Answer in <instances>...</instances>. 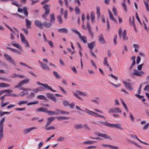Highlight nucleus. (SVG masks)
Here are the masks:
<instances>
[{"label": "nucleus", "mask_w": 149, "mask_h": 149, "mask_svg": "<svg viewBox=\"0 0 149 149\" xmlns=\"http://www.w3.org/2000/svg\"><path fill=\"white\" fill-rule=\"evenodd\" d=\"M134 138H135L136 139H137L138 141H139L140 142H141L144 145H149V144L146 143V142H144L143 141L141 140L137 136H136V135L134 136V137H133Z\"/></svg>", "instance_id": "473e14b6"}, {"label": "nucleus", "mask_w": 149, "mask_h": 149, "mask_svg": "<svg viewBox=\"0 0 149 149\" xmlns=\"http://www.w3.org/2000/svg\"><path fill=\"white\" fill-rule=\"evenodd\" d=\"M123 84L125 85V87L127 89L130 90H133L131 86V84L130 83H127L124 81H123Z\"/></svg>", "instance_id": "aec40b11"}, {"label": "nucleus", "mask_w": 149, "mask_h": 149, "mask_svg": "<svg viewBox=\"0 0 149 149\" xmlns=\"http://www.w3.org/2000/svg\"><path fill=\"white\" fill-rule=\"evenodd\" d=\"M57 18L59 23L61 24L63 23V21L62 20V17L60 16H57Z\"/></svg>", "instance_id": "37998d69"}, {"label": "nucleus", "mask_w": 149, "mask_h": 149, "mask_svg": "<svg viewBox=\"0 0 149 149\" xmlns=\"http://www.w3.org/2000/svg\"><path fill=\"white\" fill-rule=\"evenodd\" d=\"M133 71H134V72L130 73V75L132 77H134L135 75L137 76H141L145 74L144 72L143 71H139L135 69H134Z\"/></svg>", "instance_id": "f03ea898"}, {"label": "nucleus", "mask_w": 149, "mask_h": 149, "mask_svg": "<svg viewBox=\"0 0 149 149\" xmlns=\"http://www.w3.org/2000/svg\"><path fill=\"white\" fill-rule=\"evenodd\" d=\"M100 123L106 126H108L110 127L113 128L114 126H115L116 127L120 129V130H123V128L119 124H113L107 122H100Z\"/></svg>", "instance_id": "f257e3e1"}, {"label": "nucleus", "mask_w": 149, "mask_h": 149, "mask_svg": "<svg viewBox=\"0 0 149 149\" xmlns=\"http://www.w3.org/2000/svg\"><path fill=\"white\" fill-rule=\"evenodd\" d=\"M50 22L52 23H54L55 22L54 15L53 13H51L50 15Z\"/></svg>", "instance_id": "a878e982"}, {"label": "nucleus", "mask_w": 149, "mask_h": 149, "mask_svg": "<svg viewBox=\"0 0 149 149\" xmlns=\"http://www.w3.org/2000/svg\"><path fill=\"white\" fill-rule=\"evenodd\" d=\"M3 137V128H0V140H2Z\"/></svg>", "instance_id": "58836bf2"}, {"label": "nucleus", "mask_w": 149, "mask_h": 149, "mask_svg": "<svg viewBox=\"0 0 149 149\" xmlns=\"http://www.w3.org/2000/svg\"><path fill=\"white\" fill-rule=\"evenodd\" d=\"M4 57L6 60L9 61L14 65H16V63L14 61L9 55L7 54H4Z\"/></svg>", "instance_id": "20e7f679"}, {"label": "nucleus", "mask_w": 149, "mask_h": 149, "mask_svg": "<svg viewBox=\"0 0 149 149\" xmlns=\"http://www.w3.org/2000/svg\"><path fill=\"white\" fill-rule=\"evenodd\" d=\"M122 6L124 8L125 11V12L127 11V8L126 5L125 4V2H123L122 3Z\"/></svg>", "instance_id": "864d4df0"}, {"label": "nucleus", "mask_w": 149, "mask_h": 149, "mask_svg": "<svg viewBox=\"0 0 149 149\" xmlns=\"http://www.w3.org/2000/svg\"><path fill=\"white\" fill-rule=\"evenodd\" d=\"M27 101L26 100H21L18 102V104L19 106L27 103Z\"/></svg>", "instance_id": "cd10ccee"}, {"label": "nucleus", "mask_w": 149, "mask_h": 149, "mask_svg": "<svg viewBox=\"0 0 149 149\" xmlns=\"http://www.w3.org/2000/svg\"><path fill=\"white\" fill-rule=\"evenodd\" d=\"M26 109V108L25 107H23V108H16L15 110L17 111H22L23 110H25Z\"/></svg>", "instance_id": "680f3d73"}, {"label": "nucleus", "mask_w": 149, "mask_h": 149, "mask_svg": "<svg viewBox=\"0 0 149 149\" xmlns=\"http://www.w3.org/2000/svg\"><path fill=\"white\" fill-rule=\"evenodd\" d=\"M38 99H42L45 100H47V98L44 96L42 95H39L37 96Z\"/></svg>", "instance_id": "f704fd0d"}, {"label": "nucleus", "mask_w": 149, "mask_h": 149, "mask_svg": "<svg viewBox=\"0 0 149 149\" xmlns=\"http://www.w3.org/2000/svg\"><path fill=\"white\" fill-rule=\"evenodd\" d=\"M18 11L19 12H22L23 11L26 17L28 16V13L26 7H24L22 8H19L18 9Z\"/></svg>", "instance_id": "9d476101"}, {"label": "nucleus", "mask_w": 149, "mask_h": 149, "mask_svg": "<svg viewBox=\"0 0 149 149\" xmlns=\"http://www.w3.org/2000/svg\"><path fill=\"white\" fill-rule=\"evenodd\" d=\"M55 119V118L53 117L48 118H47V121L45 126H48L49 125L52 121H53Z\"/></svg>", "instance_id": "4be33fe9"}, {"label": "nucleus", "mask_w": 149, "mask_h": 149, "mask_svg": "<svg viewBox=\"0 0 149 149\" xmlns=\"http://www.w3.org/2000/svg\"><path fill=\"white\" fill-rule=\"evenodd\" d=\"M46 113H48L49 115H58V111H47Z\"/></svg>", "instance_id": "412c9836"}, {"label": "nucleus", "mask_w": 149, "mask_h": 149, "mask_svg": "<svg viewBox=\"0 0 149 149\" xmlns=\"http://www.w3.org/2000/svg\"><path fill=\"white\" fill-rule=\"evenodd\" d=\"M23 91V92L21 93V94H20L21 96H24L26 95H28V93L26 91L27 90H30V89L29 88H20Z\"/></svg>", "instance_id": "dca6fc26"}, {"label": "nucleus", "mask_w": 149, "mask_h": 149, "mask_svg": "<svg viewBox=\"0 0 149 149\" xmlns=\"http://www.w3.org/2000/svg\"><path fill=\"white\" fill-rule=\"evenodd\" d=\"M83 127V126L81 124H78L75 125V128L77 129H80Z\"/></svg>", "instance_id": "a18cd8bd"}, {"label": "nucleus", "mask_w": 149, "mask_h": 149, "mask_svg": "<svg viewBox=\"0 0 149 149\" xmlns=\"http://www.w3.org/2000/svg\"><path fill=\"white\" fill-rule=\"evenodd\" d=\"M93 116H94L95 117H100V118H104L103 116L102 115H100L98 114L97 113H95L94 112V113H93Z\"/></svg>", "instance_id": "79ce46f5"}, {"label": "nucleus", "mask_w": 149, "mask_h": 149, "mask_svg": "<svg viewBox=\"0 0 149 149\" xmlns=\"http://www.w3.org/2000/svg\"><path fill=\"white\" fill-rule=\"evenodd\" d=\"M64 138L63 137H60L57 140V141H63L64 140Z\"/></svg>", "instance_id": "0e129e2a"}, {"label": "nucleus", "mask_w": 149, "mask_h": 149, "mask_svg": "<svg viewBox=\"0 0 149 149\" xmlns=\"http://www.w3.org/2000/svg\"><path fill=\"white\" fill-rule=\"evenodd\" d=\"M121 102L122 103V104H123V106L124 107L125 109L127 110V111H128V109L126 106V104L124 102V101L122 99H121Z\"/></svg>", "instance_id": "a19ab883"}, {"label": "nucleus", "mask_w": 149, "mask_h": 149, "mask_svg": "<svg viewBox=\"0 0 149 149\" xmlns=\"http://www.w3.org/2000/svg\"><path fill=\"white\" fill-rule=\"evenodd\" d=\"M5 118H3L0 122V128H3V123L5 121Z\"/></svg>", "instance_id": "e433bc0d"}, {"label": "nucleus", "mask_w": 149, "mask_h": 149, "mask_svg": "<svg viewBox=\"0 0 149 149\" xmlns=\"http://www.w3.org/2000/svg\"><path fill=\"white\" fill-rule=\"evenodd\" d=\"M95 134L97 136L103 137L105 139H108L110 140H111V137L106 134L100 133L98 132H95Z\"/></svg>", "instance_id": "6e6552de"}, {"label": "nucleus", "mask_w": 149, "mask_h": 149, "mask_svg": "<svg viewBox=\"0 0 149 149\" xmlns=\"http://www.w3.org/2000/svg\"><path fill=\"white\" fill-rule=\"evenodd\" d=\"M95 43L94 42H92L88 44L90 50H92L93 46H94Z\"/></svg>", "instance_id": "4c0bfd02"}, {"label": "nucleus", "mask_w": 149, "mask_h": 149, "mask_svg": "<svg viewBox=\"0 0 149 149\" xmlns=\"http://www.w3.org/2000/svg\"><path fill=\"white\" fill-rule=\"evenodd\" d=\"M29 81L30 80L29 79H24L20 82L17 85H16L15 87V88H16L22 86L24 84L29 82Z\"/></svg>", "instance_id": "39448f33"}, {"label": "nucleus", "mask_w": 149, "mask_h": 149, "mask_svg": "<svg viewBox=\"0 0 149 149\" xmlns=\"http://www.w3.org/2000/svg\"><path fill=\"white\" fill-rule=\"evenodd\" d=\"M63 103L64 106H67L69 104V102L66 100H64L63 102Z\"/></svg>", "instance_id": "13d9d810"}, {"label": "nucleus", "mask_w": 149, "mask_h": 149, "mask_svg": "<svg viewBox=\"0 0 149 149\" xmlns=\"http://www.w3.org/2000/svg\"><path fill=\"white\" fill-rule=\"evenodd\" d=\"M20 36L22 42L23 43L25 44L26 47H29V44L27 40L25 39L24 35L22 33H21L20 34Z\"/></svg>", "instance_id": "0eeeda50"}, {"label": "nucleus", "mask_w": 149, "mask_h": 149, "mask_svg": "<svg viewBox=\"0 0 149 149\" xmlns=\"http://www.w3.org/2000/svg\"><path fill=\"white\" fill-rule=\"evenodd\" d=\"M56 111H58V115L60 114H67L68 115L69 114V112H67L66 111H63L62 110H60L59 109H57L56 110Z\"/></svg>", "instance_id": "b1692460"}, {"label": "nucleus", "mask_w": 149, "mask_h": 149, "mask_svg": "<svg viewBox=\"0 0 149 149\" xmlns=\"http://www.w3.org/2000/svg\"><path fill=\"white\" fill-rule=\"evenodd\" d=\"M53 73L54 76L57 78L60 79V76L58 74L57 72H56L54 71Z\"/></svg>", "instance_id": "603ef678"}, {"label": "nucleus", "mask_w": 149, "mask_h": 149, "mask_svg": "<svg viewBox=\"0 0 149 149\" xmlns=\"http://www.w3.org/2000/svg\"><path fill=\"white\" fill-rule=\"evenodd\" d=\"M4 102L3 101H2L1 102V106L2 107H4L6 106L7 104H8L9 103V102H7L4 103H3Z\"/></svg>", "instance_id": "de8ad7c7"}, {"label": "nucleus", "mask_w": 149, "mask_h": 149, "mask_svg": "<svg viewBox=\"0 0 149 149\" xmlns=\"http://www.w3.org/2000/svg\"><path fill=\"white\" fill-rule=\"evenodd\" d=\"M90 53H91V55L95 58H96V56L93 53L92 50H90Z\"/></svg>", "instance_id": "bf43d9fd"}, {"label": "nucleus", "mask_w": 149, "mask_h": 149, "mask_svg": "<svg viewBox=\"0 0 149 149\" xmlns=\"http://www.w3.org/2000/svg\"><path fill=\"white\" fill-rule=\"evenodd\" d=\"M47 110V109L46 108L41 107L37 109L36 110V111L37 112H45L46 113V111Z\"/></svg>", "instance_id": "393cba45"}, {"label": "nucleus", "mask_w": 149, "mask_h": 149, "mask_svg": "<svg viewBox=\"0 0 149 149\" xmlns=\"http://www.w3.org/2000/svg\"><path fill=\"white\" fill-rule=\"evenodd\" d=\"M135 58L136 56H132L131 57H130L131 59L133 61V62L129 68V70H130L132 69L133 67L135 65V64L136 62L135 60Z\"/></svg>", "instance_id": "f3484780"}, {"label": "nucleus", "mask_w": 149, "mask_h": 149, "mask_svg": "<svg viewBox=\"0 0 149 149\" xmlns=\"http://www.w3.org/2000/svg\"><path fill=\"white\" fill-rule=\"evenodd\" d=\"M47 96L49 99L52 100L54 102H56V100L55 97L54 95L52 94L49 93H47L46 94Z\"/></svg>", "instance_id": "ddd939ff"}, {"label": "nucleus", "mask_w": 149, "mask_h": 149, "mask_svg": "<svg viewBox=\"0 0 149 149\" xmlns=\"http://www.w3.org/2000/svg\"><path fill=\"white\" fill-rule=\"evenodd\" d=\"M45 129L46 130H49L51 129H55V128L54 127H48V126H45Z\"/></svg>", "instance_id": "5fc2aeb1"}, {"label": "nucleus", "mask_w": 149, "mask_h": 149, "mask_svg": "<svg viewBox=\"0 0 149 149\" xmlns=\"http://www.w3.org/2000/svg\"><path fill=\"white\" fill-rule=\"evenodd\" d=\"M38 103V101H34L33 102H30L29 103L27 102V103H26V104L28 106H29V105H32L33 104H37Z\"/></svg>", "instance_id": "09e8293b"}, {"label": "nucleus", "mask_w": 149, "mask_h": 149, "mask_svg": "<svg viewBox=\"0 0 149 149\" xmlns=\"http://www.w3.org/2000/svg\"><path fill=\"white\" fill-rule=\"evenodd\" d=\"M79 95H82L86 96V94L79 91H76V93H75V96L81 100H82V98L79 96Z\"/></svg>", "instance_id": "423d86ee"}, {"label": "nucleus", "mask_w": 149, "mask_h": 149, "mask_svg": "<svg viewBox=\"0 0 149 149\" xmlns=\"http://www.w3.org/2000/svg\"><path fill=\"white\" fill-rule=\"evenodd\" d=\"M50 5L49 4H46L43 6V8L45 10V12L42 15V17L43 18L46 20V16L48 15L49 12Z\"/></svg>", "instance_id": "7ed1b4c3"}, {"label": "nucleus", "mask_w": 149, "mask_h": 149, "mask_svg": "<svg viewBox=\"0 0 149 149\" xmlns=\"http://www.w3.org/2000/svg\"><path fill=\"white\" fill-rule=\"evenodd\" d=\"M143 65V64H142L141 65H138L137 67L138 69L139 70H141Z\"/></svg>", "instance_id": "4d7b16f0"}, {"label": "nucleus", "mask_w": 149, "mask_h": 149, "mask_svg": "<svg viewBox=\"0 0 149 149\" xmlns=\"http://www.w3.org/2000/svg\"><path fill=\"white\" fill-rule=\"evenodd\" d=\"M11 44L13 46L18 49H21L22 48L21 46L19 44L14 43V41L11 42Z\"/></svg>", "instance_id": "c85d7f7f"}, {"label": "nucleus", "mask_w": 149, "mask_h": 149, "mask_svg": "<svg viewBox=\"0 0 149 149\" xmlns=\"http://www.w3.org/2000/svg\"><path fill=\"white\" fill-rule=\"evenodd\" d=\"M10 1H13L12 2V3L13 5H15L17 7H20L21 6V5L17 3V1L13 0H10Z\"/></svg>", "instance_id": "72a5a7b5"}, {"label": "nucleus", "mask_w": 149, "mask_h": 149, "mask_svg": "<svg viewBox=\"0 0 149 149\" xmlns=\"http://www.w3.org/2000/svg\"><path fill=\"white\" fill-rule=\"evenodd\" d=\"M37 84L39 85H40L42 86H43L46 88L50 90V91H52V92H55L56 91L52 89L51 88V87L49 86H48V85L47 84H43L41 83L39 81L37 82Z\"/></svg>", "instance_id": "9b49d317"}, {"label": "nucleus", "mask_w": 149, "mask_h": 149, "mask_svg": "<svg viewBox=\"0 0 149 149\" xmlns=\"http://www.w3.org/2000/svg\"><path fill=\"white\" fill-rule=\"evenodd\" d=\"M12 32V33H13V34H15V32L13 30V29L11 28L7 24H4Z\"/></svg>", "instance_id": "3c124183"}, {"label": "nucleus", "mask_w": 149, "mask_h": 149, "mask_svg": "<svg viewBox=\"0 0 149 149\" xmlns=\"http://www.w3.org/2000/svg\"><path fill=\"white\" fill-rule=\"evenodd\" d=\"M85 110L86 112L88 114V115L91 116H93V115L94 112L93 111L90 110H89L87 109H85Z\"/></svg>", "instance_id": "c756f323"}, {"label": "nucleus", "mask_w": 149, "mask_h": 149, "mask_svg": "<svg viewBox=\"0 0 149 149\" xmlns=\"http://www.w3.org/2000/svg\"><path fill=\"white\" fill-rule=\"evenodd\" d=\"M91 17L92 22H93L95 19V13L94 12H91Z\"/></svg>", "instance_id": "c03bdc74"}, {"label": "nucleus", "mask_w": 149, "mask_h": 149, "mask_svg": "<svg viewBox=\"0 0 149 149\" xmlns=\"http://www.w3.org/2000/svg\"><path fill=\"white\" fill-rule=\"evenodd\" d=\"M36 129H37V128L34 127H30L28 128H26L24 130L23 133L24 134H26L30 132L32 130Z\"/></svg>", "instance_id": "2eb2a0df"}, {"label": "nucleus", "mask_w": 149, "mask_h": 149, "mask_svg": "<svg viewBox=\"0 0 149 149\" xmlns=\"http://www.w3.org/2000/svg\"><path fill=\"white\" fill-rule=\"evenodd\" d=\"M34 24L37 26L40 29H42L43 27V23L40 20H36L34 21Z\"/></svg>", "instance_id": "f8f14e48"}, {"label": "nucleus", "mask_w": 149, "mask_h": 149, "mask_svg": "<svg viewBox=\"0 0 149 149\" xmlns=\"http://www.w3.org/2000/svg\"><path fill=\"white\" fill-rule=\"evenodd\" d=\"M98 41L100 42L102 44H104L106 43L105 40H104L103 35L102 33H101L100 34L98 37Z\"/></svg>", "instance_id": "4468645a"}, {"label": "nucleus", "mask_w": 149, "mask_h": 149, "mask_svg": "<svg viewBox=\"0 0 149 149\" xmlns=\"http://www.w3.org/2000/svg\"><path fill=\"white\" fill-rule=\"evenodd\" d=\"M121 112V110L119 108H111L109 112V113H112L116 112L120 113Z\"/></svg>", "instance_id": "1a4fd4ad"}, {"label": "nucleus", "mask_w": 149, "mask_h": 149, "mask_svg": "<svg viewBox=\"0 0 149 149\" xmlns=\"http://www.w3.org/2000/svg\"><path fill=\"white\" fill-rule=\"evenodd\" d=\"M95 142V141H85L84 142V143L85 144H93Z\"/></svg>", "instance_id": "8fccbe9b"}, {"label": "nucleus", "mask_w": 149, "mask_h": 149, "mask_svg": "<svg viewBox=\"0 0 149 149\" xmlns=\"http://www.w3.org/2000/svg\"><path fill=\"white\" fill-rule=\"evenodd\" d=\"M11 49V51L13 52H15L17 53L19 55H20V52L19 51L17 50V49H14V48H12V49Z\"/></svg>", "instance_id": "49530a36"}, {"label": "nucleus", "mask_w": 149, "mask_h": 149, "mask_svg": "<svg viewBox=\"0 0 149 149\" xmlns=\"http://www.w3.org/2000/svg\"><path fill=\"white\" fill-rule=\"evenodd\" d=\"M109 76H110L112 78H114L115 80H118V78L113 75L112 74H111L110 75H109Z\"/></svg>", "instance_id": "338daca9"}, {"label": "nucleus", "mask_w": 149, "mask_h": 149, "mask_svg": "<svg viewBox=\"0 0 149 149\" xmlns=\"http://www.w3.org/2000/svg\"><path fill=\"white\" fill-rule=\"evenodd\" d=\"M26 25V28L29 29L31 28V22L29 21L28 19L26 18L25 19Z\"/></svg>", "instance_id": "a211bd4d"}, {"label": "nucleus", "mask_w": 149, "mask_h": 149, "mask_svg": "<svg viewBox=\"0 0 149 149\" xmlns=\"http://www.w3.org/2000/svg\"><path fill=\"white\" fill-rule=\"evenodd\" d=\"M144 90H147L149 92V85H147L144 88Z\"/></svg>", "instance_id": "774afa93"}, {"label": "nucleus", "mask_w": 149, "mask_h": 149, "mask_svg": "<svg viewBox=\"0 0 149 149\" xmlns=\"http://www.w3.org/2000/svg\"><path fill=\"white\" fill-rule=\"evenodd\" d=\"M57 119L58 120H67L69 119V118L67 117L64 116H59L56 117Z\"/></svg>", "instance_id": "2f4dec72"}, {"label": "nucleus", "mask_w": 149, "mask_h": 149, "mask_svg": "<svg viewBox=\"0 0 149 149\" xmlns=\"http://www.w3.org/2000/svg\"><path fill=\"white\" fill-rule=\"evenodd\" d=\"M141 60V58L139 56H138L136 58V63L137 64H138Z\"/></svg>", "instance_id": "052dcab7"}, {"label": "nucleus", "mask_w": 149, "mask_h": 149, "mask_svg": "<svg viewBox=\"0 0 149 149\" xmlns=\"http://www.w3.org/2000/svg\"><path fill=\"white\" fill-rule=\"evenodd\" d=\"M83 42L86 43L87 42V40L85 36H81L79 38Z\"/></svg>", "instance_id": "c9c22d12"}, {"label": "nucleus", "mask_w": 149, "mask_h": 149, "mask_svg": "<svg viewBox=\"0 0 149 149\" xmlns=\"http://www.w3.org/2000/svg\"><path fill=\"white\" fill-rule=\"evenodd\" d=\"M75 12L77 14H79L81 13V11L78 6L75 7Z\"/></svg>", "instance_id": "ea45409f"}, {"label": "nucleus", "mask_w": 149, "mask_h": 149, "mask_svg": "<svg viewBox=\"0 0 149 149\" xmlns=\"http://www.w3.org/2000/svg\"><path fill=\"white\" fill-rule=\"evenodd\" d=\"M52 23L51 22L49 23H47L46 22H45L43 23V26H44L47 27H49L52 25Z\"/></svg>", "instance_id": "7c9ffc66"}, {"label": "nucleus", "mask_w": 149, "mask_h": 149, "mask_svg": "<svg viewBox=\"0 0 149 149\" xmlns=\"http://www.w3.org/2000/svg\"><path fill=\"white\" fill-rule=\"evenodd\" d=\"M149 125V123H147L143 127V129L144 130H146L148 127Z\"/></svg>", "instance_id": "e2e57ef3"}, {"label": "nucleus", "mask_w": 149, "mask_h": 149, "mask_svg": "<svg viewBox=\"0 0 149 149\" xmlns=\"http://www.w3.org/2000/svg\"><path fill=\"white\" fill-rule=\"evenodd\" d=\"M38 62L41 66V67L43 69L49 70V66L47 64H43L42 62L39 61Z\"/></svg>", "instance_id": "6ab92c4d"}, {"label": "nucleus", "mask_w": 149, "mask_h": 149, "mask_svg": "<svg viewBox=\"0 0 149 149\" xmlns=\"http://www.w3.org/2000/svg\"><path fill=\"white\" fill-rule=\"evenodd\" d=\"M22 30L24 31V32L25 33L26 35H27L28 34V31L27 29L26 28H23L22 29Z\"/></svg>", "instance_id": "69168bd1"}, {"label": "nucleus", "mask_w": 149, "mask_h": 149, "mask_svg": "<svg viewBox=\"0 0 149 149\" xmlns=\"http://www.w3.org/2000/svg\"><path fill=\"white\" fill-rule=\"evenodd\" d=\"M58 31L60 33H66L68 32V30L65 28H62L58 29Z\"/></svg>", "instance_id": "5701e85b"}, {"label": "nucleus", "mask_w": 149, "mask_h": 149, "mask_svg": "<svg viewBox=\"0 0 149 149\" xmlns=\"http://www.w3.org/2000/svg\"><path fill=\"white\" fill-rule=\"evenodd\" d=\"M97 10V15L98 17H99L100 16V8L99 7L97 6L96 8Z\"/></svg>", "instance_id": "6e6d98bb"}, {"label": "nucleus", "mask_w": 149, "mask_h": 149, "mask_svg": "<svg viewBox=\"0 0 149 149\" xmlns=\"http://www.w3.org/2000/svg\"><path fill=\"white\" fill-rule=\"evenodd\" d=\"M10 86V85L8 84H7L6 83H0V87L1 88H4L9 87Z\"/></svg>", "instance_id": "bb28decb"}]
</instances>
